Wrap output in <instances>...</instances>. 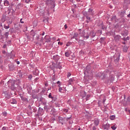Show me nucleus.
Returning a JSON list of instances; mask_svg holds the SVG:
<instances>
[{
	"instance_id": "37998d69",
	"label": "nucleus",
	"mask_w": 130,
	"mask_h": 130,
	"mask_svg": "<svg viewBox=\"0 0 130 130\" xmlns=\"http://www.w3.org/2000/svg\"><path fill=\"white\" fill-rule=\"evenodd\" d=\"M3 53H6V51H4L3 52Z\"/></svg>"
},
{
	"instance_id": "b1692460",
	"label": "nucleus",
	"mask_w": 130,
	"mask_h": 130,
	"mask_svg": "<svg viewBox=\"0 0 130 130\" xmlns=\"http://www.w3.org/2000/svg\"><path fill=\"white\" fill-rule=\"evenodd\" d=\"M57 84H58V87H60V82L57 81Z\"/></svg>"
},
{
	"instance_id": "de8ad7c7",
	"label": "nucleus",
	"mask_w": 130,
	"mask_h": 130,
	"mask_svg": "<svg viewBox=\"0 0 130 130\" xmlns=\"http://www.w3.org/2000/svg\"><path fill=\"white\" fill-rule=\"evenodd\" d=\"M101 39V40H102V39H103V38H102Z\"/></svg>"
},
{
	"instance_id": "4c0bfd02",
	"label": "nucleus",
	"mask_w": 130,
	"mask_h": 130,
	"mask_svg": "<svg viewBox=\"0 0 130 130\" xmlns=\"http://www.w3.org/2000/svg\"><path fill=\"white\" fill-rule=\"evenodd\" d=\"M58 69H59L60 70V69H61V66H59V67H58Z\"/></svg>"
},
{
	"instance_id": "473e14b6",
	"label": "nucleus",
	"mask_w": 130,
	"mask_h": 130,
	"mask_svg": "<svg viewBox=\"0 0 130 130\" xmlns=\"http://www.w3.org/2000/svg\"><path fill=\"white\" fill-rule=\"evenodd\" d=\"M70 76H72V74H71V73H68V77H70Z\"/></svg>"
},
{
	"instance_id": "a878e982",
	"label": "nucleus",
	"mask_w": 130,
	"mask_h": 130,
	"mask_svg": "<svg viewBox=\"0 0 130 130\" xmlns=\"http://www.w3.org/2000/svg\"><path fill=\"white\" fill-rule=\"evenodd\" d=\"M68 109H64V112H65V113H68Z\"/></svg>"
},
{
	"instance_id": "79ce46f5",
	"label": "nucleus",
	"mask_w": 130,
	"mask_h": 130,
	"mask_svg": "<svg viewBox=\"0 0 130 130\" xmlns=\"http://www.w3.org/2000/svg\"><path fill=\"white\" fill-rule=\"evenodd\" d=\"M93 130H96V128L93 127Z\"/></svg>"
},
{
	"instance_id": "c9c22d12",
	"label": "nucleus",
	"mask_w": 130,
	"mask_h": 130,
	"mask_svg": "<svg viewBox=\"0 0 130 130\" xmlns=\"http://www.w3.org/2000/svg\"><path fill=\"white\" fill-rule=\"evenodd\" d=\"M17 64H20V61H17Z\"/></svg>"
},
{
	"instance_id": "1a4fd4ad",
	"label": "nucleus",
	"mask_w": 130,
	"mask_h": 130,
	"mask_svg": "<svg viewBox=\"0 0 130 130\" xmlns=\"http://www.w3.org/2000/svg\"><path fill=\"white\" fill-rule=\"evenodd\" d=\"M120 38H121V37L120 36L117 35L114 37V39H115V41H119V39H120Z\"/></svg>"
},
{
	"instance_id": "a211bd4d",
	"label": "nucleus",
	"mask_w": 130,
	"mask_h": 130,
	"mask_svg": "<svg viewBox=\"0 0 130 130\" xmlns=\"http://www.w3.org/2000/svg\"><path fill=\"white\" fill-rule=\"evenodd\" d=\"M74 38H76V37H78V34L75 33L73 36Z\"/></svg>"
},
{
	"instance_id": "f257e3e1",
	"label": "nucleus",
	"mask_w": 130,
	"mask_h": 130,
	"mask_svg": "<svg viewBox=\"0 0 130 130\" xmlns=\"http://www.w3.org/2000/svg\"><path fill=\"white\" fill-rule=\"evenodd\" d=\"M83 15L86 17L87 23H89L91 20V18L89 16H90V15H93V10L89 9L88 11L87 12H84Z\"/></svg>"
},
{
	"instance_id": "49530a36",
	"label": "nucleus",
	"mask_w": 130,
	"mask_h": 130,
	"mask_svg": "<svg viewBox=\"0 0 130 130\" xmlns=\"http://www.w3.org/2000/svg\"><path fill=\"white\" fill-rule=\"evenodd\" d=\"M67 46H69V45H68V44H67Z\"/></svg>"
},
{
	"instance_id": "bb28decb",
	"label": "nucleus",
	"mask_w": 130,
	"mask_h": 130,
	"mask_svg": "<svg viewBox=\"0 0 130 130\" xmlns=\"http://www.w3.org/2000/svg\"><path fill=\"white\" fill-rule=\"evenodd\" d=\"M22 20H23L22 18L20 19V22L22 23V24H24V21H22Z\"/></svg>"
},
{
	"instance_id": "39448f33",
	"label": "nucleus",
	"mask_w": 130,
	"mask_h": 130,
	"mask_svg": "<svg viewBox=\"0 0 130 130\" xmlns=\"http://www.w3.org/2000/svg\"><path fill=\"white\" fill-rule=\"evenodd\" d=\"M81 36L84 37V39H88V38H89V35L88 34H86L84 31H82Z\"/></svg>"
},
{
	"instance_id": "8fccbe9b",
	"label": "nucleus",
	"mask_w": 130,
	"mask_h": 130,
	"mask_svg": "<svg viewBox=\"0 0 130 130\" xmlns=\"http://www.w3.org/2000/svg\"><path fill=\"white\" fill-rule=\"evenodd\" d=\"M129 112H130V110H128Z\"/></svg>"
},
{
	"instance_id": "f03ea898",
	"label": "nucleus",
	"mask_w": 130,
	"mask_h": 130,
	"mask_svg": "<svg viewBox=\"0 0 130 130\" xmlns=\"http://www.w3.org/2000/svg\"><path fill=\"white\" fill-rule=\"evenodd\" d=\"M46 4L49 6L51 9L54 8V1L51 0H48L46 2Z\"/></svg>"
},
{
	"instance_id": "20e7f679",
	"label": "nucleus",
	"mask_w": 130,
	"mask_h": 130,
	"mask_svg": "<svg viewBox=\"0 0 130 130\" xmlns=\"http://www.w3.org/2000/svg\"><path fill=\"white\" fill-rule=\"evenodd\" d=\"M105 72H104L103 73H98V76L99 77V78H101V79H104V78H105L106 77V76L105 75Z\"/></svg>"
},
{
	"instance_id": "0eeeda50",
	"label": "nucleus",
	"mask_w": 130,
	"mask_h": 130,
	"mask_svg": "<svg viewBox=\"0 0 130 130\" xmlns=\"http://www.w3.org/2000/svg\"><path fill=\"white\" fill-rule=\"evenodd\" d=\"M45 38L46 39V42H50V37L49 36H46Z\"/></svg>"
},
{
	"instance_id": "aec40b11",
	"label": "nucleus",
	"mask_w": 130,
	"mask_h": 130,
	"mask_svg": "<svg viewBox=\"0 0 130 130\" xmlns=\"http://www.w3.org/2000/svg\"><path fill=\"white\" fill-rule=\"evenodd\" d=\"M4 28L5 29H9V28H10V26H9V25H8V26L4 25Z\"/></svg>"
},
{
	"instance_id": "cd10ccee",
	"label": "nucleus",
	"mask_w": 130,
	"mask_h": 130,
	"mask_svg": "<svg viewBox=\"0 0 130 130\" xmlns=\"http://www.w3.org/2000/svg\"><path fill=\"white\" fill-rule=\"evenodd\" d=\"M28 79H32V75H29Z\"/></svg>"
},
{
	"instance_id": "4468645a",
	"label": "nucleus",
	"mask_w": 130,
	"mask_h": 130,
	"mask_svg": "<svg viewBox=\"0 0 130 130\" xmlns=\"http://www.w3.org/2000/svg\"><path fill=\"white\" fill-rule=\"evenodd\" d=\"M111 127L113 130H115L117 128V127L116 126V125H114L112 126Z\"/></svg>"
},
{
	"instance_id": "4be33fe9",
	"label": "nucleus",
	"mask_w": 130,
	"mask_h": 130,
	"mask_svg": "<svg viewBox=\"0 0 130 130\" xmlns=\"http://www.w3.org/2000/svg\"><path fill=\"white\" fill-rule=\"evenodd\" d=\"M116 18V16H113L112 18V20L113 21V20H114V21H115V19Z\"/></svg>"
},
{
	"instance_id": "e433bc0d",
	"label": "nucleus",
	"mask_w": 130,
	"mask_h": 130,
	"mask_svg": "<svg viewBox=\"0 0 130 130\" xmlns=\"http://www.w3.org/2000/svg\"><path fill=\"white\" fill-rule=\"evenodd\" d=\"M3 48H6V45H4L3 46Z\"/></svg>"
},
{
	"instance_id": "09e8293b",
	"label": "nucleus",
	"mask_w": 130,
	"mask_h": 130,
	"mask_svg": "<svg viewBox=\"0 0 130 130\" xmlns=\"http://www.w3.org/2000/svg\"><path fill=\"white\" fill-rule=\"evenodd\" d=\"M81 129L80 128H79L78 130H80Z\"/></svg>"
},
{
	"instance_id": "7ed1b4c3",
	"label": "nucleus",
	"mask_w": 130,
	"mask_h": 130,
	"mask_svg": "<svg viewBox=\"0 0 130 130\" xmlns=\"http://www.w3.org/2000/svg\"><path fill=\"white\" fill-rule=\"evenodd\" d=\"M8 84L9 86H11L12 90L15 89V80H9L8 82Z\"/></svg>"
},
{
	"instance_id": "72a5a7b5",
	"label": "nucleus",
	"mask_w": 130,
	"mask_h": 130,
	"mask_svg": "<svg viewBox=\"0 0 130 130\" xmlns=\"http://www.w3.org/2000/svg\"><path fill=\"white\" fill-rule=\"evenodd\" d=\"M58 44H60V45H62V43H61V42H58Z\"/></svg>"
},
{
	"instance_id": "a19ab883",
	"label": "nucleus",
	"mask_w": 130,
	"mask_h": 130,
	"mask_svg": "<svg viewBox=\"0 0 130 130\" xmlns=\"http://www.w3.org/2000/svg\"><path fill=\"white\" fill-rule=\"evenodd\" d=\"M44 34H45V33L43 32L42 35L43 36H44Z\"/></svg>"
},
{
	"instance_id": "dca6fc26",
	"label": "nucleus",
	"mask_w": 130,
	"mask_h": 130,
	"mask_svg": "<svg viewBox=\"0 0 130 130\" xmlns=\"http://www.w3.org/2000/svg\"><path fill=\"white\" fill-rule=\"evenodd\" d=\"M65 56L67 57H69V56H70V53L69 52H67L65 53Z\"/></svg>"
},
{
	"instance_id": "423d86ee",
	"label": "nucleus",
	"mask_w": 130,
	"mask_h": 130,
	"mask_svg": "<svg viewBox=\"0 0 130 130\" xmlns=\"http://www.w3.org/2000/svg\"><path fill=\"white\" fill-rule=\"evenodd\" d=\"M103 127L104 129L108 130V129L109 128V125H108V124H104Z\"/></svg>"
},
{
	"instance_id": "c03bdc74",
	"label": "nucleus",
	"mask_w": 130,
	"mask_h": 130,
	"mask_svg": "<svg viewBox=\"0 0 130 130\" xmlns=\"http://www.w3.org/2000/svg\"><path fill=\"white\" fill-rule=\"evenodd\" d=\"M1 26H2V23H0V27H1Z\"/></svg>"
},
{
	"instance_id": "a18cd8bd",
	"label": "nucleus",
	"mask_w": 130,
	"mask_h": 130,
	"mask_svg": "<svg viewBox=\"0 0 130 130\" xmlns=\"http://www.w3.org/2000/svg\"><path fill=\"white\" fill-rule=\"evenodd\" d=\"M57 41H59V39H58L57 40Z\"/></svg>"
},
{
	"instance_id": "9d476101",
	"label": "nucleus",
	"mask_w": 130,
	"mask_h": 130,
	"mask_svg": "<svg viewBox=\"0 0 130 130\" xmlns=\"http://www.w3.org/2000/svg\"><path fill=\"white\" fill-rule=\"evenodd\" d=\"M10 5V3H9V1H8V0H5L4 1V5L6 7H8V6H9Z\"/></svg>"
},
{
	"instance_id": "ea45409f",
	"label": "nucleus",
	"mask_w": 130,
	"mask_h": 130,
	"mask_svg": "<svg viewBox=\"0 0 130 130\" xmlns=\"http://www.w3.org/2000/svg\"><path fill=\"white\" fill-rule=\"evenodd\" d=\"M125 111H127V108L125 109Z\"/></svg>"
},
{
	"instance_id": "2eb2a0df",
	"label": "nucleus",
	"mask_w": 130,
	"mask_h": 130,
	"mask_svg": "<svg viewBox=\"0 0 130 130\" xmlns=\"http://www.w3.org/2000/svg\"><path fill=\"white\" fill-rule=\"evenodd\" d=\"M69 85H72V84L73 83V79H70L69 80Z\"/></svg>"
},
{
	"instance_id": "f3484780",
	"label": "nucleus",
	"mask_w": 130,
	"mask_h": 130,
	"mask_svg": "<svg viewBox=\"0 0 130 130\" xmlns=\"http://www.w3.org/2000/svg\"><path fill=\"white\" fill-rule=\"evenodd\" d=\"M59 92H60V93L63 92H62V88L60 87V86L59 87Z\"/></svg>"
},
{
	"instance_id": "2f4dec72",
	"label": "nucleus",
	"mask_w": 130,
	"mask_h": 130,
	"mask_svg": "<svg viewBox=\"0 0 130 130\" xmlns=\"http://www.w3.org/2000/svg\"><path fill=\"white\" fill-rule=\"evenodd\" d=\"M6 36H9V32H6L5 34Z\"/></svg>"
},
{
	"instance_id": "ddd939ff",
	"label": "nucleus",
	"mask_w": 130,
	"mask_h": 130,
	"mask_svg": "<svg viewBox=\"0 0 130 130\" xmlns=\"http://www.w3.org/2000/svg\"><path fill=\"white\" fill-rule=\"evenodd\" d=\"M110 119H111V120H114V119H115V116L112 115L110 116Z\"/></svg>"
},
{
	"instance_id": "58836bf2",
	"label": "nucleus",
	"mask_w": 130,
	"mask_h": 130,
	"mask_svg": "<svg viewBox=\"0 0 130 130\" xmlns=\"http://www.w3.org/2000/svg\"><path fill=\"white\" fill-rule=\"evenodd\" d=\"M127 17H128V18H130V14L127 15Z\"/></svg>"
},
{
	"instance_id": "c756f323",
	"label": "nucleus",
	"mask_w": 130,
	"mask_h": 130,
	"mask_svg": "<svg viewBox=\"0 0 130 130\" xmlns=\"http://www.w3.org/2000/svg\"><path fill=\"white\" fill-rule=\"evenodd\" d=\"M64 28H65V29H67L68 28V25H67V24L64 25Z\"/></svg>"
},
{
	"instance_id": "6e6552de",
	"label": "nucleus",
	"mask_w": 130,
	"mask_h": 130,
	"mask_svg": "<svg viewBox=\"0 0 130 130\" xmlns=\"http://www.w3.org/2000/svg\"><path fill=\"white\" fill-rule=\"evenodd\" d=\"M10 103L11 104H17V101L15 99H12L10 100Z\"/></svg>"
},
{
	"instance_id": "5701e85b",
	"label": "nucleus",
	"mask_w": 130,
	"mask_h": 130,
	"mask_svg": "<svg viewBox=\"0 0 130 130\" xmlns=\"http://www.w3.org/2000/svg\"><path fill=\"white\" fill-rule=\"evenodd\" d=\"M30 2H31V0H25V3H26V4H29Z\"/></svg>"
},
{
	"instance_id": "6ab92c4d",
	"label": "nucleus",
	"mask_w": 130,
	"mask_h": 130,
	"mask_svg": "<svg viewBox=\"0 0 130 130\" xmlns=\"http://www.w3.org/2000/svg\"><path fill=\"white\" fill-rule=\"evenodd\" d=\"M49 98H51V99H53V98L51 95V93H50L48 96Z\"/></svg>"
},
{
	"instance_id": "f8f14e48",
	"label": "nucleus",
	"mask_w": 130,
	"mask_h": 130,
	"mask_svg": "<svg viewBox=\"0 0 130 130\" xmlns=\"http://www.w3.org/2000/svg\"><path fill=\"white\" fill-rule=\"evenodd\" d=\"M95 125H98L99 124V120L98 119H95L94 121Z\"/></svg>"
},
{
	"instance_id": "393cba45",
	"label": "nucleus",
	"mask_w": 130,
	"mask_h": 130,
	"mask_svg": "<svg viewBox=\"0 0 130 130\" xmlns=\"http://www.w3.org/2000/svg\"><path fill=\"white\" fill-rule=\"evenodd\" d=\"M3 114L4 116H7V112H3Z\"/></svg>"
},
{
	"instance_id": "412c9836",
	"label": "nucleus",
	"mask_w": 130,
	"mask_h": 130,
	"mask_svg": "<svg viewBox=\"0 0 130 130\" xmlns=\"http://www.w3.org/2000/svg\"><path fill=\"white\" fill-rule=\"evenodd\" d=\"M89 98H90V95H87L86 98V101L89 100Z\"/></svg>"
},
{
	"instance_id": "f704fd0d",
	"label": "nucleus",
	"mask_w": 130,
	"mask_h": 130,
	"mask_svg": "<svg viewBox=\"0 0 130 130\" xmlns=\"http://www.w3.org/2000/svg\"><path fill=\"white\" fill-rule=\"evenodd\" d=\"M126 40H129V37H127L126 38Z\"/></svg>"
},
{
	"instance_id": "c85d7f7f",
	"label": "nucleus",
	"mask_w": 130,
	"mask_h": 130,
	"mask_svg": "<svg viewBox=\"0 0 130 130\" xmlns=\"http://www.w3.org/2000/svg\"><path fill=\"white\" fill-rule=\"evenodd\" d=\"M105 101H106V99H104V100H103V103L104 104H105Z\"/></svg>"
},
{
	"instance_id": "7c9ffc66",
	"label": "nucleus",
	"mask_w": 130,
	"mask_h": 130,
	"mask_svg": "<svg viewBox=\"0 0 130 130\" xmlns=\"http://www.w3.org/2000/svg\"><path fill=\"white\" fill-rule=\"evenodd\" d=\"M3 130H7V127H3Z\"/></svg>"
},
{
	"instance_id": "9b49d317",
	"label": "nucleus",
	"mask_w": 130,
	"mask_h": 130,
	"mask_svg": "<svg viewBox=\"0 0 130 130\" xmlns=\"http://www.w3.org/2000/svg\"><path fill=\"white\" fill-rule=\"evenodd\" d=\"M127 49H128V47H127L126 46H125L123 47V51L124 52H127Z\"/></svg>"
}]
</instances>
